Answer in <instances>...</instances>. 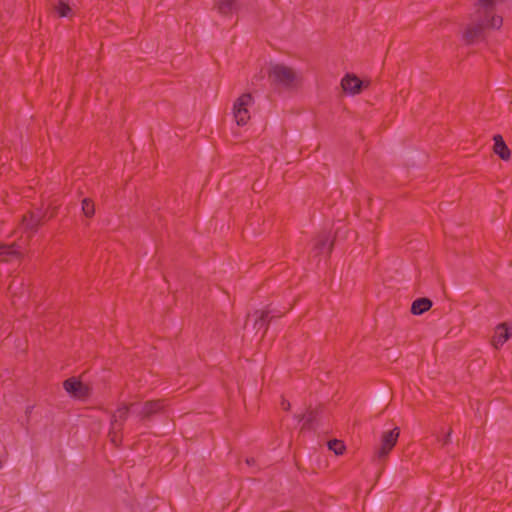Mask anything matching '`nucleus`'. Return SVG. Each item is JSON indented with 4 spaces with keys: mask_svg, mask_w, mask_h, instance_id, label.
<instances>
[{
    "mask_svg": "<svg viewBox=\"0 0 512 512\" xmlns=\"http://www.w3.org/2000/svg\"><path fill=\"white\" fill-rule=\"evenodd\" d=\"M328 448L332 450L336 455H342L345 451V445L342 441L333 439L328 442Z\"/></svg>",
    "mask_w": 512,
    "mask_h": 512,
    "instance_id": "obj_18",
    "label": "nucleus"
},
{
    "mask_svg": "<svg viewBox=\"0 0 512 512\" xmlns=\"http://www.w3.org/2000/svg\"><path fill=\"white\" fill-rule=\"evenodd\" d=\"M432 307V301L428 298H419L412 303L411 313L420 315Z\"/></svg>",
    "mask_w": 512,
    "mask_h": 512,
    "instance_id": "obj_15",
    "label": "nucleus"
},
{
    "mask_svg": "<svg viewBox=\"0 0 512 512\" xmlns=\"http://www.w3.org/2000/svg\"><path fill=\"white\" fill-rule=\"evenodd\" d=\"M20 258L21 253L18 250V245L13 243L11 245L0 244V259L2 261H9L11 258Z\"/></svg>",
    "mask_w": 512,
    "mask_h": 512,
    "instance_id": "obj_14",
    "label": "nucleus"
},
{
    "mask_svg": "<svg viewBox=\"0 0 512 512\" xmlns=\"http://www.w3.org/2000/svg\"><path fill=\"white\" fill-rule=\"evenodd\" d=\"M164 408V404L161 400L147 401L143 404L142 410L139 413L141 420H146L152 417L154 414L159 413Z\"/></svg>",
    "mask_w": 512,
    "mask_h": 512,
    "instance_id": "obj_10",
    "label": "nucleus"
},
{
    "mask_svg": "<svg viewBox=\"0 0 512 512\" xmlns=\"http://www.w3.org/2000/svg\"><path fill=\"white\" fill-rule=\"evenodd\" d=\"M283 409L285 410H289L290 409V403L286 400H283L282 403H281Z\"/></svg>",
    "mask_w": 512,
    "mask_h": 512,
    "instance_id": "obj_23",
    "label": "nucleus"
},
{
    "mask_svg": "<svg viewBox=\"0 0 512 512\" xmlns=\"http://www.w3.org/2000/svg\"><path fill=\"white\" fill-rule=\"evenodd\" d=\"M270 311L264 310V311H255L253 316L255 317V326L259 325L260 327L266 328V318Z\"/></svg>",
    "mask_w": 512,
    "mask_h": 512,
    "instance_id": "obj_19",
    "label": "nucleus"
},
{
    "mask_svg": "<svg viewBox=\"0 0 512 512\" xmlns=\"http://www.w3.org/2000/svg\"><path fill=\"white\" fill-rule=\"evenodd\" d=\"M470 20L471 22L466 26L463 33L464 40L469 44L480 40L486 29H499L503 23L501 16L489 15L488 17H481L477 15L476 9L471 14Z\"/></svg>",
    "mask_w": 512,
    "mask_h": 512,
    "instance_id": "obj_1",
    "label": "nucleus"
},
{
    "mask_svg": "<svg viewBox=\"0 0 512 512\" xmlns=\"http://www.w3.org/2000/svg\"><path fill=\"white\" fill-rule=\"evenodd\" d=\"M511 337H512V324L509 326L507 323H501L496 326L491 343L496 349H498L506 341H508Z\"/></svg>",
    "mask_w": 512,
    "mask_h": 512,
    "instance_id": "obj_6",
    "label": "nucleus"
},
{
    "mask_svg": "<svg viewBox=\"0 0 512 512\" xmlns=\"http://www.w3.org/2000/svg\"><path fill=\"white\" fill-rule=\"evenodd\" d=\"M268 79L272 85L287 90L297 88L302 82L301 74L283 63L270 64Z\"/></svg>",
    "mask_w": 512,
    "mask_h": 512,
    "instance_id": "obj_2",
    "label": "nucleus"
},
{
    "mask_svg": "<svg viewBox=\"0 0 512 512\" xmlns=\"http://www.w3.org/2000/svg\"><path fill=\"white\" fill-rule=\"evenodd\" d=\"M122 429H113V427H110L109 431V437L113 444L118 445L121 442V432Z\"/></svg>",
    "mask_w": 512,
    "mask_h": 512,
    "instance_id": "obj_21",
    "label": "nucleus"
},
{
    "mask_svg": "<svg viewBox=\"0 0 512 512\" xmlns=\"http://www.w3.org/2000/svg\"><path fill=\"white\" fill-rule=\"evenodd\" d=\"M130 406L122 403L117 410L112 414L110 426L113 429H122L124 422L128 418Z\"/></svg>",
    "mask_w": 512,
    "mask_h": 512,
    "instance_id": "obj_9",
    "label": "nucleus"
},
{
    "mask_svg": "<svg viewBox=\"0 0 512 512\" xmlns=\"http://www.w3.org/2000/svg\"><path fill=\"white\" fill-rule=\"evenodd\" d=\"M254 99L250 93H243L233 104V117L238 126H244L250 120L249 108L253 105Z\"/></svg>",
    "mask_w": 512,
    "mask_h": 512,
    "instance_id": "obj_3",
    "label": "nucleus"
},
{
    "mask_svg": "<svg viewBox=\"0 0 512 512\" xmlns=\"http://www.w3.org/2000/svg\"><path fill=\"white\" fill-rule=\"evenodd\" d=\"M333 241L330 239L329 234L322 233L316 239L313 249L316 254L330 253L332 249Z\"/></svg>",
    "mask_w": 512,
    "mask_h": 512,
    "instance_id": "obj_11",
    "label": "nucleus"
},
{
    "mask_svg": "<svg viewBox=\"0 0 512 512\" xmlns=\"http://www.w3.org/2000/svg\"><path fill=\"white\" fill-rule=\"evenodd\" d=\"M41 224V217L34 213H29L24 215L22 218L21 225L26 232L31 234L35 233Z\"/></svg>",
    "mask_w": 512,
    "mask_h": 512,
    "instance_id": "obj_13",
    "label": "nucleus"
},
{
    "mask_svg": "<svg viewBox=\"0 0 512 512\" xmlns=\"http://www.w3.org/2000/svg\"><path fill=\"white\" fill-rule=\"evenodd\" d=\"M215 8L220 15L230 17L239 11L240 3L238 0H218Z\"/></svg>",
    "mask_w": 512,
    "mask_h": 512,
    "instance_id": "obj_8",
    "label": "nucleus"
},
{
    "mask_svg": "<svg viewBox=\"0 0 512 512\" xmlns=\"http://www.w3.org/2000/svg\"><path fill=\"white\" fill-rule=\"evenodd\" d=\"M64 389L74 398L84 400L91 394V389L88 385L82 383L76 378H69L63 383Z\"/></svg>",
    "mask_w": 512,
    "mask_h": 512,
    "instance_id": "obj_5",
    "label": "nucleus"
},
{
    "mask_svg": "<svg viewBox=\"0 0 512 512\" xmlns=\"http://www.w3.org/2000/svg\"><path fill=\"white\" fill-rule=\"evenodd\" d=\"M246 463L247 465L251 466L255 463V459L254 458H247L246 459Z\"/></svg>",
    "mask_w": 512,
    "mask_h": 512,
    "instance_id": "obj_24",
    "label": "nucleus"
},
{
    "mask_svg": "<svg viewBox=\"0 0 512 512\" xmlns=\"http://www.w3.org/2000/svg\"><path fill=\"white\" fill-rule=\"evenodd\" d=\"M399 435L400 430L398 427H395L390 431L383 432L380 446L375 451V457L378 460L385 459L389 455L393 447L396 445Z\"/></svg>",
    "mask_w": 512,
    "mask_h": 512,
    "instance_id": "obj_4",
    "label": "nucleus"
},
{
    "mask_svg": "<svg viewBox=\"0 0 512 512\" xmlns=\"http://www.w3.org/2000/svg\"><path fill=\"white\" fill-rule=\"evenodd\" d=\"M494 140V146L493 151L495 154H497L502 160L507 161L510 159L511 151L506 145V143L503 140V137L501 135H495L493 137Z\"/></svg>",
    "mask_w": 512,
    "mask_h": 512,
    "instance_id": "obj_12",
    "label": "nucleus"
},
{
    "mask_svg": "<svg viewBox=\"0 0 512 512\" xmlns=\"http://www.w3.org/2000/svg\"><path fill=\"white\" fill-rule=\"evenodd\" d=\"M82 212L86 217H92L95 213L94 202L90 198L82 200Z\"/></svg>",
    "mask_w": 512,
    "mask_h": 512,
    "instance_id": "obj_17",
    "label": "nucleus"
},
{
    "mask_svg": "<svg viewBox=\"0 0 512 512\" xmlns=\"http://www.w3.org/2000/svg\"><path fill=\"white\" fill-rule=\"evenodd\" d=\"M341 87L345 93L357 95L364 87V83L356 75L346 74L341 80Z\"/></svg>",
    "mask_w": 512,
    "mask_h": 512,
    "instance_id": "obj_7",
    "label": "nucleus"
},
{
    "mask_svg": "<svg viewBox=\"0 0 512 512\" xmlns=\"http://www.w3.org/2000/svg\"><path fill=\"white\" fill-rule=\"evenodd\" d=\"M319 411L318 409H311L309 408L305 414L299 415L298 419L299 421H304L303 428L308 429L311 427L312 423L316 420L318 417Z\"/></svg>",
    "mask_w": 512,
    "mask_h": 512,
    "instance_id": "obj_16",
    "label": "nucleus"
},
{
    "mask_svg": "<svg viewBox=\"0 0 512 512\" xmlns=\"http://www.w3.org/2000/svg\"><path fill=\"white\" fill-rule=\"evenodd\" d=\"M451 433H452V430L450 429L448 431V433L446 434V436L443 438V444L444 445H447L448 443H450V440H451Z\"/></svg>",
    "mask_w": 512,
    "mask_h": 512,
    "instance_id": "obj_22",
    "label": "nucleus"
},
{
    "mask_svg": "<svg viewBox=\"0 0 512 512\" xmlns=\"http://www.w3.org/2000/svg\"><path fill=\"white\" fill-rule=\"evenodd\" d=\"M56 11L59 14L60 17H66L69 15L71 8L68 4L64 3L63 1H60L59 4L56 6Z\"/></svg>",
    "mask_w": 512,
    "mask_h": 512,
    "instance_id": "obj_20",
    "label": "nucleus"
}]
</instances>
